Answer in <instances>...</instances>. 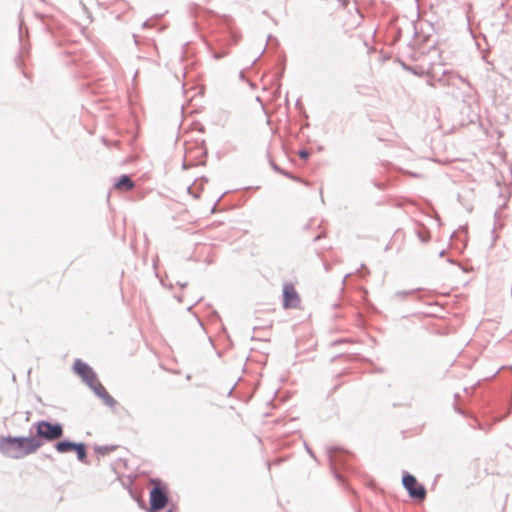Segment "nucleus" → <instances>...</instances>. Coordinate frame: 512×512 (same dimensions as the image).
Masks as SVG:
<instances>
[{
  "label": "nucleus",
  "mask_w": 512,
  "mask_h": 512,
  "mask_svg": "<svg viewBox=\"0 0 512 512\" xmlns=\"http://www.w3.org/2000/svg\"><path fill=\"white\" fill-rule=\"evenodd\" d=\"M41 445L35 437L0 436V452L13 459L24 458L36 452Z\"/></svg>",
  "instance_id": "obj_1"
},
{
  "label": "nucleus",
  "mask_w": 512,
  "mask_h": 512,
  "mask_svg": "<svg viewBox=\"0 0 512 512\" xmlns=\"http://www.w3.org/2000/svg\"><path fill=\"white\" fill-rule=\"evenodd\" d=\"M150 483L154 486L150 492L151 511H160L166 507L168 502L167 489L158 479H152Z\"/></svg>",
  "instance_id": "obj_2"
},
{
  "label": "nucleus",
  "mask_w": 512,
  "mask_h": 512,
  "mask_svg": "<svg viewBox=\"0 0 512 512\" xmlns=\"http://www.w3.org/2000/svg\"><path fill=\"white\" fill-rule=\"evenodd\" d=\"M39 437L47 441H54L63 435V428L60 424H52L48 421H39L35 425Z\"/></svg>",
  "instance_id": "obj_3"
},
{
  "label": "nucleus",
  "mask_w": 512,
  "mask_h": 512,
  "mask_svg": "<svg viewBox=\"0 0 512 512\" xmlns=\"http://www.w3.org/2000/svg\"><path fill=\"white\" fill-rule=\"evenodd\" d=\"M402 483L411 498L418 501H423L426 498L427 492L425 487L413 475L405 474L402 478Z\"/></svg>",
  "instance_id": "obj_4"
},
{
  "label": "nucleus",
  "mask_w": 512,
  "mask_h": 512,
  "mask_svg": "<svg viewBox=\"0 0 512 512\" xmlns=\"http://www.w3.org/2000/svg\"><path fill=\"white\" fill-rule=\"evenodd\" d=\"M301 303V298L291 283H286L283 286V307L285 309L298 308Z\"/></svg>",
  "instance_id": "obj_5"
},
{
  "label": "nucleus",
  "mask_w": 512,
  "mask_h": 512,
  "mask_svg": "<svg viewBox=\"0 0 512 512\" xmlns=\"http://www.w3.org/2000/svg\"><path fill=\"white\" fill-rule=\"evenodd\" d=\"M73 369L79 376L82 377L87 385L94 384L98 380L93 370L81 360L75 361Z\"/></svg>",
  "instance_id": "obj_6"
},
{
  "label": "nucleus",
  "mask_w": 512,
  "mask_h": 512,
  "mask_svg": "<svg viewBox=\"0 0 512 512\" xmlns=\"http://www.w3.org/2000/svg\"><path fill=\"white\" fill-rule=\"evenodd\" d=\"M89 386L107 405L114 406L116 404V400L108 393L106 388L98 380Z\"/></svg>",
  "instance_id": "obj_7"
},
{
  "label": "nucleus",
  "mask_w": 512,
  "mask_h": 512,
  "mask_svg": "<svg viewBox=\"0 0 512 512\" xmlns=\"http://www.w3.org/2000/svg\"><path fill=\"white\" fill-rule=\"evenodd\" d=\"M113 187L117 192L124 193L131 191L135 187V184L129 176L122 175L119 180L114 183Z\"/></svg>",
  "instance_id": "obj_8"
},
{
  "label": "nucleus",
  "mask_w": 512,
  "mask_h": 512,
  "mask_svg": "<svg viewBox=\"0 0 512 512\" xmlns=\"http://www.w3.org/2000/svg\"><path fill=\"white\" fill-rule=\"evenodd\" d=\"M55 448L59 453L71 452L76 448V443L61 441L56 444Z\"/></svg>",
  "instance_id": "obj_9"
},
{
  "label": "nucleus",
  "mask_w": 512,
  "mask_h": 512,
  "mask_svg": "<svg viewBox=\"0 0 512 512\" xmlns=\"http://www.w3.org/2000/svg\"><path fill=\"white\" fill-rule=\"evenodd\" d=\"M74 451L77 453V456H78V459L82 462L85 461L86 459V449H85V445L80 443V444H76V448L74 449Z\"/></svg>",
  "instance_id": "obj_10"
}]
</instances>
